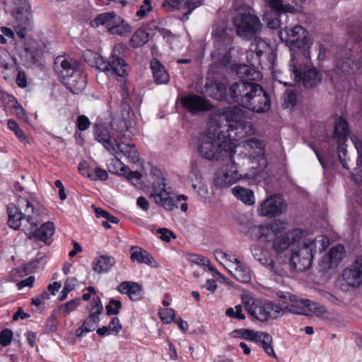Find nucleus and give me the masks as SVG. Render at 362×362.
Masks as SVG:
<instances>
[{"mask_svg": "<svg viewBox=\"0 0 362 362\" xmlns=\"http://www.w3.org/2000/svg\"><path fill=\"white\" fill-rule=\"evenodd\" d=\"M242 303L247 313L260 322H267L270 319L276 320L281 317L285 311L296 314L313 313L316 315H322L327 313L326 307L310 300H301L303 306L288 304L284 301L262 300L252 296H244Z\"/></svg>", "mask_w": 362, "mask_h": 362, "instance_id": "obj_1", "label": "nucleus"}, {"mask_svg": "<svg viewBox=\"0 0 362 362\" xmlns=\"http://www.w3.org/2000/svg\"><path fill=\"white\" fill-rule=\"evenodd\" d=\"M8 226L14 230H21L30 239L45 243V223H40L34 208L25 198L19 197L16 204L7 206Z\"/></svg>", "mask_w": 362, "mask_h": 362, "instance_id": "obj_2", "label": "nucleus"}, {"mask_svg": "<svg viewBox=\"0 0 362 362\" xmlns=\"http://www.w3.org/2000/svg\"><path fill=\"white\" fill-rule=\"evenodd\" d=\"M344 56L336 59V66L346 75L355 74L362 68V14L348 23Z\"/></svg>", "mask_w": 362, "mask_h": 362, "instance_id": "obj_3", "label": "nucleus"}, {"mask_svg": "<svg viewBox=\"0 0 362 362\" xmlns=\"http://www.w3.org/2000/svg\"><path fill=\"white\" fill-rule=\"evenodd\" d=\"M233 156L229 162L218 168L214 175V185L217 189L228 188L240 180H247L250 184L259 183L264 179V170L267 165V159L264 156H258L255 165L250 168L247 173L242 175L239 173L238 165ZM255 164V162H252Z\"/></svg>", "mask_w": 362, "mask_h": 362, "instance_id": "obj_4", "label": "nucleus"}, {"mask_svg": "<svg viewBox=\"0 0 362 362\" xmlns=\"http://www.w3.org/2000/svg\"><path fill=\"white\" fill-rule=\"evenodd\" d=\"M126 46L122 43L115 44L113 47L110 56L107 59H101V63L98 68L112 76L121 78L119 94L121 96V105L123 108L130 107V93L129 90V81L127 79L129 76V64L124 59V52Z\"/></svg>", "mask_w": 362, "mask_h": 362, "instance_id": "obj_5", "label": "nucleus"}, {"mask_svg": "<svg viewBox=\"0 0 362 362\" xmlns=\"http://www.w3.org/2000/svg\"><path fill=\"white\" fill-rule=\"evenodd\" d=\"M221 126L215 132H208L201 136L198 148L199 154L208 160H224L231 158L235 153L233 140L227 137Z\"/></svg>", "mask_w": 362, "mask_h": 362, "instance_id": "obj_6", "label": "nucleus"}, {"mask_svg": "<svg viewBox=\"0 0 362 362\" xmlns=\"http://www.w3.org/2000/svg\"><path fill=\"white\" fill-rule=\"evenodd\" d=\"M53 69L61 82L72 93L78 94L85 89L87 81L79 60L58 56L54 59Z\"/></svg>", "mask_w": 362, "mask_h": 362, "instance_id": "obj_7", "label": "nucleus"}, {"mask_svg": "<svg viewBox=\"0 0 362 362\" xmlns=\"http://www.w3.org/2000/svg\"><path fill=\"white\" fill-rule=\"evenodd\" d=\"M243 111L238 105L224 107L221 110L220 119L226 120V124L223 127L224 134L233 141H238L253 132L250 122L243 119Z\"/></svg>", "mask_w": 362, "mask_h": 362, "instance_id": "obj_8", "label": "nucleus"}, {"mask_svg": "<svg viewBox=\"0 0 362 362\" xmlns=\"http://www.w3.org/2000/svg\"><path fill=\"white\" fill-rule=\"evenodd\" d=\"M315 247V242L312 240L305 243L300 247L292 250L288 255L284 254L280 268L286 269V272L287 269H290L292 272L305 271L312 264L313 256L316 252Z\"/></svg>", "mask_w": 362, "mask_h": 362, "instance_id": "obj_9", "label": "nucleus"}, {"mask_svg": "<svg viewBox=\"0 0 362 362\" xmlns=\"http://www.w3.org/2000/svg\"><path fill=\"white\" fill-rule=\"evenodd\" d=\"M294 52L291 54L289 63V71L294 76L295 81L301 83L306 88H312L321 83L322 73L315 67L306 63H300L296 59Z\"/></svg>", "mask_w": 362, "mask_h": 362, "instance_id": "obj_10", "label": "nucleus"}, {"mask_svg": "<svg viewBox=\"0 0 362 362\" xmlns=\"http://www.w3.org/2000/svg\"><path fill=\"white\" fill-rule=\"evenodd\" d=\"M279 36L281 41L291 47L297 48L298 52L307 57L309 54V38L306 30L299 25H285L282 30H279Z\"/></svg>", "mask_w": 362, "mask_h": 362, "instance_id": "obj_11", "label": "nucleus"}, {"mask_svg": "<svg viewBox=\"0 0 362 362\" xmlns=\"http://www.w3.org/2000/svg\"><path fill=\"white\" fill-rule=\"evenodd\" d=\"M5 9L16 20V35L21 40L25 38L27 27L30 25L31 14L27 0H6Z\"/></svg>", "mask_w": 362, "mask_h": 362, "instance_id": "obj_12", "label": "nucleus"}, {"mask_svg": "<svg viewBox=\"0 0 362 362\" xmlns=\"http://www.w3.org/2000/svg\"><path fill=\"white\" fill-rule=\"evenodd\" d=\"M93 28L104 26L111 35L127 36L131 31V26L115 11L105 12L98 15L90 22Z\"/></svg>", "mask_w": 362, "mask_h": 362, "instance_id": "obj_13", "label": "nucleus"}, {"mask_svg": "<svg viewBox=\"0 0 362 362\" xmlns=\"http://www.w3.org/2000/svg\"><path fill=\"white\" fill-rule=\"evenodd\" d=\"M152 171L153 182L151 197L153 198L157 204L162 206L165 210L171 211L175 206H177L174 200L170 197V192L166 189V178L163 176L160 170L155 169Z\"/></svg>", "mask_w": 362, "mask_h": 362, "instance_id": "obj_14", "label": "nucleus"}, {"mask_svg": "<svg viewBox=\"0 0 362 362\" xmlns=\"http://www.w3.org/2000/svg\"><path fill=\"white\" fill-rule=\"evenodd\" d=\"M233 23L235 27L237 35L247 40L255 37L262 26L259 18L249 13H238L233 18Z\"/></svg>", "mask_w": 362, "mask_h": 362, "instance_id": "obj_15", "label": "nucleus"}, {"mask_svg": "<svg viewBox=\"0 0 362 362\" xmlns=\"http://www.w3.org/2000/svg\"><path fill=\"white\" fill-rule=\"evenodd\" d=\"M259 86L256 82L245 80H239L232 83L229 87V102L236 103L245 108L247 103L250 104L249 101H251L252 95L257 93Z\"/></svg>", "mask_w": 362, "mask_h": 362, "instance_id": "obj_16", "label": "nucleus"}, {"mask_svg": "<svg viewBox=\"0 0 362 362\" xmlns=\"http://www.w3.org/2000/svg\"><path fill=\"white\" fill-rule=\"evenodd\" d=\"M337 284L344 291L362 285V255L358 256L349 267L343 270Z\"/></svg>", "mask_w": 362, "mask_h": 362, "instance_id": "obj_17", "label": "nucleus"}, {"mask_svg": "<svg viewBox=\"0 0 362 362\" xmlns=\"http://www.w3.org/2000/svg\"><path fill=\"white\" fill-rule=\"evenodd\" d=\"M302 235V230L295 228L284 234L277 235L274 238L272 247L277 254V262L279 265L282 264V259H284V255L282 256V255L289 247L300 241Z\"/></svg>", "mask_w": 362, "mask_h": 362, "instance_id": "obj_18", "label": "nucleus"}, {"mask_svg": "<svg viewBox=\"0 0 362 362\" xmlns=\"http://www.w3.org/2000/svg\"><path fill=\"white\" fill-rule=\"evenodd\" d=\"M287 204L280 194H272L265 199L257 208L260 216L274 218L286 210Z\"/></svg>", "mask_w": 362, "mask_h": 362, "instance_id": "obj_19", "label": "nucleus"}, {"mask_svg": "<svg viewBox=\"0 0 362 362\" xmlns=\"http://www.w3.org/2000/svg\"><path fill=\"white\" fill-rule=\"evenodd\" d=\"M251 252L254 258L262 265L267 267L274 273L280 276H287L286 269L281 267L278 262L275 263L271 258L269 252L259 245L251 246Z\"/></svg>", "mask_w": 362, "mask_h": 362, "instance_id": "obj_20", "label": "nucleus"}, {"mask_svg": "<svg viewBox=\"0 0 362 362\" xmlns=\"http://www.w3.org/2000/svg\"><path fill=\"white\" fill-rule=\"evenodd\" d=\"M249 101L250 104L247 103L245 109L256 113H263L269 110L271 107V99L269 93L260 85L257 88L256 93Z\"/></svg>", "mask_w": 362, "mask_h": 362, "instance_id": "obj_21", "label": "nucleus"}, {"mask_svg": "<svg viewBox=\"0 0 362 362\" xmlns=\"http://www.w3.org/2000/svg\"><path fill=\"white\" fill-rule=\"evenodd\" d=\"M180 101L182 107L192 115L199 112L209 111L212 108V105L208 100L196 94L183 96Z\"/></svg>", "mask_w": 362, "mask_h": 362, "instance_id": "obj_22", "label": "nucleus"}, {"mask_svg": "<svg viewBox=\"0 0 362 362\" xmlns=\"http://www.w3.org/2000/svg\"><path fill=\"white\" fill-rule=\"evenodd\" d=\"M203 93L220 101L226 100L229 102L230 100L229 93H227L226 85L221 81L209 78L206 79Z\"/></svg>", "mask_w": 362, "mask_h": 362, "instance_id": "obj_23", "label": "nucleus"}, {"mask_svg": "<svg viewBox=\"0 0 362 362\" xmlns=\"http://www.w3.org/2000/svg\"><path fill=\"white\" fill-rule=\"evenodd\" d=\"M344 257V247L339 244L332 247L329 252L322 256L320 259V265L325 269H329L333 267L337 266Z\"/></svg>", "mask_w": 362, "mask_h": 362, "instance_id": "obj_24", "label": "nucleus"}, {"mask_svg": "<svg viewBox=\"0 0 362 362\" xmlns=\"http://www.w3.org/2000/svg\"><path fill=\"white\" fill-rule=\"evenodd\" d=\"M256 65L258 64H254V65H246L245 64H237L233 73H235L240 78V80L255 82L262 78V74L255 67Z\"/></svg>", "mask_w": 362, "mask_h": 362, "instance_id": "obj_25", "label": "nucleus"}, {"mask_svg": "<svg viewBox=\"0 0 362 362\" xmlns=\"http://www.w3.org/2000/svg\"><path fill=\"white\" fill-rule=\"evenodd\" d=\"M117 290L121 294L127 295L133 301L139 300L142 298L143 286L137 282L122 281L117 286Z\"/></svg>", "mask_w": 362, "mask_h": 362, "instance_id": "obj_26", "label": "nucleus"}, {"mask_svg": "<svg viewBox=\"0 0 362 362\" xmlns=\"http://www.w3.org/2000/svg\"><path fill=\"white\" fill-rule=\"evenodd\" d=\"M150 68L156 84H166L169 82V74L158 59L153 58L151 61Z\"/></svg>", "mask_w": 362, "mask_h": 362, "instance_id": "obj_27", "label": "nucleus"}, {"mask_svg": "<svg viewBox=\"0 0 362 362\" xmlns=\"http://www.w3.org/2000/svg\"><path fill=\"white\" fill-rule=\"evenodd\" d=\"M117 148L119 149L120 154L124 155L127 158L129 162L132 163H137L139 160V153L136 146L133 144H125L122 141V138H117L115 139Z\"/></svg>", "mask_w": 362, "mask_h": 362, "instance_id": "obj_28", "label": "nucleus"}, {"mask_svg": "<svg viewBox=\"0 0 362 362\" xmlns=\"http://www.w3.org/2000/svg\"><path fill=\"white\" fill-rule=\"evenodd\" d=\"M350 131L347 120L343 117H339L335 122L333 132V139H336L339 144L346 143Z\"/></svg>", "mask_w": 362, "mask_h": 362, "instance_id": "obj_29", "label": "nucleus"}, {"mask_svg": "<svg viewBox=\"0 0 362 362\" xmlns=\"http://www.w3.org/2000/svg\"><path fill=\"white\" fill-rule=\"evenodd\" d=\"M264 18L268 28L273 30L279 28L280 30H282L284 25L288 23V16L285 13L270 12L264 15Z\"/></svg>", "mask_w": 362, "mask_h": 362, "instance_id": "obj_30", "label": "nucleus"}, {"mask_svg": "<svg viewBox=\"0 0 362 362\" xmlns=\"http://www.w3.org/2000/svg\"><path fill=\"white\" fill-rule=\"evenodd\" d=\"M100 320L99 315L94 313L89 314L81 326L76 330V336L77 337H83L87 333L95 330L96 327L99 325Z\"/></svg>", "mask_w": 362, "mask_h": 362, "instance_id": "obj_31", "label": "nucleus"}, {"mask_svg": "<svg viewBox=\"0 0 362 362\" xmlns=\"http://www.w3.org/2000/svg\"><path fill=\"white\" fill-rule=\"evenodd\" d=\"M94 137L96 141L103 144V146L109 151H115L116 148L110 141V136L107 129L101 125L95 124L93 131Z\"/></svg>", "mask_w": 362, "mask_h": 362, "instance_id": "obj_32", "label": "nucleus"}, {"mask_svg": "<svg viewBox=\"0 0 362 362\" xmlns=\"http://www.w3.org/2000/svg\"><path fill=\"white\" fill-rule=\"evenodd\" d=\"M230 266L233 271H229L233 277L239 281L247 282L250 280V274L248 268H246L238 258H233Z\"/></svg>", "mask_w": 362, "mask_h": 362, "instance_id": "obj_33", "label": "nucleus"}, {"mask_svg": "<svg viewBox=\"0 0 362 362\" xmlns=\"http://www.w3.org/2000/svg\"><path fill=\"white\" fill-rule=\"evenodd\" d=\"M130 259L132 262H136L139 264H146L151 265L154 260L153 256L146 250L139 246H132L131 247Z\"/></svg>", "mask_w": 362, "mask_h": 362, "instance_id": "obj_34", "label": "nucleus"}, {"mask_svg": "<svg viewBox=\"0 0 362 362\" xmlns=\"http://www.w3.org/2000/svg\"><path fill=\"white\" fill-rule=\"evenodd\" d=\"M113 257L110 255H100L93 262V269L98 273L107 272L115 264Z\"/></svg>", "mask_w": 362, "mask_h": 362, "instance_id": "obj_35", "label": "nucleus"}, {"mask_svg": "<svg viewBox=\"0 0 362 362\" xmlns=\"http://www.w3.org/2000/svg\"><path fill=\"white\" fill-rule=\"evenodd\" d=\"M232 194L236 199L248 206H252L255 202L254 192L250 189L235 186L232 189Z\"/></svg>", "mask_w": 362, "mask_h": 362, "instance_id": "obj_36", "label": "nucleus"}, {"mask_svg": "<svg viewBox=\"0 0 362 362\" xmlns=\"http://www.w3.org/2000/svg\"><path fill=\"white\" fill-rule=\"evenodd\" d=\"M272 337L267 332H259L257 340L255 343H257L261 346L266 354L269 356H272L274 358H276L273 346H272Z\"/></svg>", "mask_w": 362, "mask_h": 362, "instance_id": "obj_37", "label": "nucleus"}, {"mask_svg": "<svg viewBox=\"0 0 362 362\" xmlns=\"http://www.w3.org/2000/svg\"><path fill=\"white\" fill-rule=\"evenodd\" d=\"M269 5L271 8V12L285 13L293 12L295 8L286 2V0H269Z\"/></svg>", "mask_w": 362, "mask_h": 362, "instance_id": "obj_38", "label": "nucleus"}, {"mask_svg": "<svg viewBox=\"0 0 362 362\" xmlns=\"http://www.w3.org/2000/svg\"><path fill=\"white\" fill-rule=\"evenodd\" d=\"M231 47H226V51L224 54L217 60V65L219 67L225 68L228 70L233 71L235 66H236L237 64L234 62L231 55Z\"/></svg>", "mask_w": 362, "mask_h": 362, "instance_id": "obj_39", "label": "nucleus"}, {"mask_svg": "<svg viewBox=\"0 0 362 362\" xmlns=\"http://www.w3.org/2000/svg\"><path fill=\"white\" fill-rule=\"evenodd\" d=\"M148 41V34L143 29H138L130 40V45L134 48L140 47Z\"/></svg>", "mask_w": 362, "mask_h": 362, "instance_id": "obj_40", "label": "nucleus"}, {"mask_svg": "<svg viewBox=\"0 0 362 362\" xmlns=\"http://www.w3.org/2000/svg\"><path fill=\"white\" fill-rule=\"evenodd\" d=\"M261 42H259L250 47V50L247 53V59L250 64L254 65L257 64L261 65V57L263 54V51L260 49Z\"/></svg>", "mask_w": 362, "mask_h": 362, "instance_id": "obj_41", "label": "nucleus"}, {"mask_svg": "<svg viewBox=\"0 0 362 362\" xmlns=\"http://www.w3.org/2000/svg\"><path fill=\"white\" fill-rule=\"evenodd\" d=\"M182 2V10H186L180 18V19L185 22L188 20L189 16L192 12L201 5L200 0H181Z\"/></svg>", "mask_w": 362, "mask_h": 362, "instance_id": "obj_42", "label": "nucleus"}, {"mask_svg": "<svg viewBox=\"0 0 362 362\" xmlns=\"http://www.w3.org/2000/svg\"><path fill=\"white\" fill-rule=\"evenodd\" d=\"M87 310L89 314L94 313L100 315L103 312V306L101 300L98 296H94L89 305H87Z\"/></svg>", "mask_w": 362, "mask_h": 362, "instance_id": "obj_43", "label": "nucleus"}, {"mask_svg": "<svg viewBox=\"0 0 362 362\" xmlns=\"http://www.w3.org/2000/svg\"><path fill=\"white\" fill-rule=\"evenodd\" d=\"M8 127L14 132L15 135L22 143H28V139L24 132L18 127V124L12 119L8 121Z\"/></svg>", "mask_w": 362, "mask_h": 362, "instance_id": "obj_44", "label": "nucleus"}, {"mask_svg": "<svg viewBox=\"0 0 362 362\" xmlns=\"http://www.w3.org/2000/svg\"><path fill=\"white\" fill-rule=\"evenodd\" d=\"M233 333L239 334V337L246 340H250L255 342L257 340V337L259 334V332L248 329H238L233 331Z\"/></svg>", "mask_w": 362, "mask_h": 362, "instance_id": "obj_45", "label": "nucleus"}, {"mask_svg": "<svg viewBox=\"0 0 362 362\" xmlns=\"http://www.w3.org/2000/svg\"><path fill=\"white\" fill-rule=\"evenodd\" d=\"M122 304L119 300L111 298L109 303L105 306L106 314L108 316L117 315L122 308Z\"/></svg>", "mask_w": 362, "mask_h": 362, "instance_id": "obj_46", "label": "nucleus"}, {"mask_svg": "<svg viewBox=\"0 0 362 362\" xmlns=\"http://www.w3.org/2000/svg\"><path fill=\"white\" fill-rule=\"evenodd\" d=\"M226 316L243 320L245 319V315L243 312V306L236 305L234 308H228L226 310Z\"/></svg>", "mask_w": 362, "mask_h": 362, "instance_id": "obj_47", "label": "nucleus"}, {"mask_svg": "<svg viewBox=\"0 0 362 362\" xmlns=\"http://www.w3.org/2000/svg\"><path fill=\"white\" fill-rule=\"evenodd\" d=\"M79 173L83 177H88L90 180H94L93 169L90 167L86 160H82L78 165Z\"/></svg>", "mask_w": 362, "mask_h": 362, "instance_id": "obj_48", "label": "nucleus"}, {"mask_svg": "<svg viewBox=\"0 0 362 362\" xmlns=\"http://www.w3.org/2000/svg\"><path fill=\"white\" fill-rule=\"evenodd\" d=\"M163 8L167 12L175 10H182V2L181 0H165L162 4Z\"/></svg>", "mask_w": 362, "mask_h": 362, "instance_id": "obj_49", "label": "nucleus"}, {"mask_svg": "<svg viewBox=\"0 0 362 362\" xmlns=\"http://www.w3.org/2000/svg\"><path fill=\"white\" fill-rule=\"evenodd\" d=\"M81 304L80 298H75L71 300L68 301L65 304H63L60 306V310L63 313L64 315H68L71 311L75 310L79 305Z\"/></svg>", "mask_w": 362, "mask_h": 362, "instance_id": "obj_50", "label": "nucleus"}, {"mask_svg": "<svg viewBox=\"0 0 362 362\" xmlns=\"http://www.w3.org/2000/svg\"><path fill=\"white\" fill-rule=\"evenodd\" d=\"M95 213L97 218H104L112 223H118L119 222L118 218L101 208H95Z\"/></svg>", "mask_w": 362, "mask_h": 362, "instance_id": "obj_51", "label": "nucleus"}, {"mask_svg": "<svg viewBox=\"0 0 362 362\" xmlns=\"http://www.w3.org/2000/svg\"><path fill=\"white\" fill-rule=\"evenodd\" d=\"M151 2V0H144L143 1V4L140 6L139 8L136 11V16L139 18H144L148 12L152 11L153 7Z\"/></svg>", "mask_w": 362, "mask_h": 362, "instance_id": "obj_52", "label": "nucleus"}, {"mask_svg": "<svg viewBox=\"0 0 362 362\" xmlns=\"http://www.w3.org/2000/svg\"><path fill=\"white\" fill-rule=\"evenodd\" d=\"M160 319L165 323H170L175 318V310L172 308H165L159 313Z\"/></svg>", "mask_w": 362, "mask_h": 362, "instance_id": "obj_53", "label": "nucleus"}, {"mask_svg": "<svg viewBox=\"0 0 362 362\" xmlns=\"http://www.w3.org/2000/svg\"><path fill=\"white\" fill-rule=\"evenodd\" d=\"M76 128L79 131H85L88 129L90 126V122L88 117L83 115H80L76 118Z\"/></svg>", "mask_w": 362, "mask_h": 362, "instance_id": "obj_54", "label": "nucleus"}, {"mask_svg": "<svg viewBox=\"0 0 362 362\" xmlns=\"http://www.w3.org/2000/svg\"><path fill=\"white\" fill-rule=\"evenodd\" d=\"M13 332L9 329H4L0 332V344L3 346L9 345L13 339Z\"/></svg>", "mask_w": 362, "mask_h": 362, "instance_id": "obj_55", "label": "nucleus"}, {"mask_svg": "<svg viewBox=\"0 0 362 362\" xmlns=\"http://www.w3.org/2000/svg\"><path fill=\"white\" fill-rule=\"evenodd\" d=\"M7 101L8 103H11V107L16 109V115L21 119H24L25 115V111L21 107V105L18 104L16 99L12 95L7 96Z\"/></svg>", "mask_w": 362, "mask_h": 362, "instance_id": "obj_56", "label": "nucleus"}, {"mask_svg": "<svg viewBox=\"0 0 362 362\" xmlns=\"http://www.w3.org/2000/svg\"><path fill=\"white\" fill-rule=\"evenodd\" d=\"M108 327L110 328V332L112 334L117 335L122 328L119 319L117 317H114L111 319Z\"/></svg>", "mask_w": 362, "mask_h": 362, "instance_id": "obj_57", "label": "nucleus"}, {"mask_svg": "<svg viewBox=\"0 0 362 362\" xmlns=\"http://www.w3.org/2000/svg\"><path fill=\"white\" fill-rule=\"evenodd\" d=\"M158 233H160V239L166 243H169L171 240V238H176L175 233L166 228H159Z\"/></svg>", "mask_w": 362, "mask_h": 362, "instance_id": "obj_58", "label": "nucleus"}, {"mask_svg": "<svg viewBox=\"0 0 362 362\" xmlns=\"http://www.w3.org/2000/svg\"><path fill=\"white\" fill-rule=\"evenodd\" d=\"M93 175H94V180H100L102 181L107 180L108 178V174L107 171L104 169H102L100 168L96 167L93 169Z\"/></svg>", "mask_w": 362, "mask_h": 362, "instance_id": "obj_59", "label": "nucleus"}, {"mask_svg": "<svg viewBox=\"0 0 362 362\" xmlns=\"http://www.w3.org/2000/svg\"><path fill=\"white\" fill-rule=\"evenodd\" d=\"M55 233V226L53 222L47 221V246H49L52 243L50 238Z\"/></svg>", "mask_w": 362, "mask_h": 362, "instance_id": "obj_60", "label": "nucleus"}, {"mask_svg": "<svg viewBox=\"0 0 362 362\" xmlns=\"http://www.w3.org/2000/svg\"><path fill=\"white\" fill-rule=\"evenodd\" d=\"M45 298V292H42L39 296L32 298V304L40 310V311H42V305L44 304Z\"/></svg>", "mask_w": 362, "mask_h": 362, "instance_id": "obj_61", "label": "nucleus"}, {"mask_svg": "<svg viewBox=\"0 0 362 362\" xmlns=\"http://www.w3.org/2000/svg\"><path fill=\"white\" fill-rule=\"evenodd\" d=\"M16 84L21 88H25L27 86L26 75L23 71H19L16 80Z\"/></svg>", "mask_w": 362, "mask_h": 362, "instance_id": "obj_62", "label": "nucleus"}, {"mask_svg": "<svg viewBox=\"0 0 362 362\" xmlns=\"http://www.w3.org/2000/svg\"><path fill=\"white\" fill-rule=\"evenodd\" d=\"M277 296L281 298V299H286L287 297H288L289 298V300L291 302V303H292L293 305H299V306H303L302 304H300V301L302 300H297V297L294 295H290L289 293L288 294H285L283 292H279L277 293Z\"/></svg>", "mask_w": 362, "mask_h": 362, "instance_id": "obj_63", "label": "nucleus"}, {"mask_svg": "<svg viewBox=\"0 0 362 362\" xmlns=\"http://www.w3.org/2000/svg\"><path fill=\"white\" fill-rule=\"evenodd\" d=\"M216 258H220L221 259H224L226 261H229L230 263L233 262V258H235L234 256H231L228 255L227 253L223 252L220 250H216L214 252Z\"/></svg>", "mask_w": 362, "mask_h": 362, "instance_id": "obj_64", "label": "nucleus"}]
</instances>
